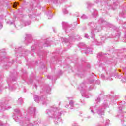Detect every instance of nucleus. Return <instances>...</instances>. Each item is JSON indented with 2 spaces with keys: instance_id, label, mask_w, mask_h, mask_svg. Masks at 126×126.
<instances>
[{
  "instance_id": "f257e3e1",
  "label": "nucleus",
  "mask_w": 126,
  "mask_h": 126,
  "mask_svg": "<svg viewBox=\"0 0 126 126\" xmlns=\"http://www.w3.org/2000/svg\"><path fill=\"white\" fill-rule=\"evenodd\" d=\"M46 113L47 115V119L48 120L50 118H55L54 122H56V124L60 122V118H58V116H61V115H62V112H61V109L60 108L51 107L50 109H47L46 110Z\"/></svg>"
},
{
  "instance_id": "f03ea898",
  "label": "nucleus",
  "mask_w": 126,
  "mask_h": 126,
  "mask_svg": "<svg viewBox=\"0 0 126 126\" xmlns=\"http://www.w3.org/2000/svg\"><path fill=\"white\" fill-rule=\"evenodd\" d=\"M108 107H109L108 102L104 101L101 105L99 106L98 105H97L94 107H91L90 110H91V112L93 115H95V114L97 113L99 116H101L104 115L105 109L108 108Z\"/></svg>"
},
{
  "instance_id": "7ed1b4c3",
  "label": "nucleus",
  "mask_w": 126,
  "mask_h": 126,
  "mask_svg": "<svg viewBox=\"0 0 126 126\" xmlns=\"http://www.w3.org/2000/svg\"><path fill=\"white\" fill-rule=\"evenodd\" d=\"M13 119L16 122H20V124L22 126H33L37 124L40 123V122H37L35 121L34 124L30 123V118L28 116H26L25 117H22V116L20 117V120L18 117H16V116H13Z\"/></svg>"
},
{
  "instance_id": "20e7f679",
  "label": "nucleus",
  "mask_w": 126,
  "mask_h": 126,
  "mask_svg": "<svg viewBox=\"0 0 126 126\" xmlns=\"http://www.w3.org/2000/svg\"><path fill=\"white\" fill-rule=\"evenodd\" d=\"M88 25L90 26V27H92V32L91 34L92 35H93L94 34V32H98L101 30V28L98 27L97 26V24H94V23H89L88 24Z\"/></svg>"
},
{
  "instance_id": "39448f33",
  "label": "nucleus",
  "mask_w": 126,
  "mask_h": 126,
  "mask_svg": "<svg viewBox=\"0 0 126 126\" xmlns=\"http://www.w3.org/2000/svg\"><path fill=\"white\" fill-rule=\"evenodd\" d=\"M62 25L63 29H65L66 32L68 30V29L71 30V25H69L68 23L65 22H63L62 23Z\"/></svg>"
},
{
  "instance_id": "423d86ee",
  "label": "nucleus",
  "mask_w": 126,
  "mask_h": 126,
  "mask_svg": "<svg viewBox=\"0 0 126 126\" xmlns=\"http://www.w3.org/2000/svg\"><path fill=\"white\" fill-rule=\"evenodd\" d=\"M81 89H80L81 91V93L82 94V96L83 97H85V98H89V96L87 95H86V94H85L84 93V92H83L84 90H85V89H84V87H85V84L84 83H82L81 84Z\"/></svg>"
},
{
  "instance_id": "0eeeda50",
  "label": "nucleus",
  "mask_w": 126,
  "mask_h": 126,
  "mask_svg": "<svg viewBox=\"0 0 126 126\" xmlns=\"http://www.w3.org/2000/svg\"><path fill=\"white\" fill-rule=\"evenodd\" d=\"M47 2H52L54 4H58V3H62L63 1H65L66 0H45Z\"/></svg>"
},
{
  "instance_id": "6e6552de",
  "label": "nucleus",
  "mask_w": 126,
  "mask_h": 126,
  "mask_svg": "<svg viewBox=\"0 0 126 126\" xmlns=\"http://www.w3.org/2000/svg\"><path fill=\"white\" fill-rule=\"evenodd\" d=\"M9 107H7V105H5L4 102H0V111H4L5 110H9Z\"/></svg>"
},
{
  "instance_id": "1a4fd4ad",
  "label": "nucleus",
  "mask_w": 126,
  "mask_h": 126,
  "mask_svg": "<svg viewBox=\"0 0 126 126\" xmlns=\"http://www.w3.org/2000/svg\"><path fill=\"white\" fill-rule=\"evenodd\" d=\"M99 22H101V25L104 26V27H107V26H109L110 24L108 23L107 21H104L103 19H100L99 20Z\"/></svg>"
},
{
  "instance_id": "9d476101",
  "label": "nucleus",
  "mask_w": 126,
  "mask_h": 126,
  "mask_svg": "<svg viewBox=\"0 0 126 126\" xmlns=\"http://www.w3.org/2000/svg\"><path fill=\"white\" fill-rule=\"evenodd\" d=\"M34 100L35 102H41L43 105H45V102H43V101H44V99L43 98H39V97L37 95L34 96Z\"/></svg>"
},
{
  "instance_id": "9b49d317",
  "label": "nucleus",
  "mask_w": 126,
  "mask_h": 126,
  "mask_svg": "<svg viewBox=\"0 0 126 126\" xmlns=\"http://www.w3.org/2000/svg\"><path fill=\"white\" fill-rule=\"evenodd\" d=\"M36 111V108L33 107H31L29 108L28 112L27 113H29V114H34Z\"/></svg>"
},
{
  "instance_id": "f8f14e48",
  "label": "nucleus",
  "mask_w": 126,
  "mask_h": 126,
  "mask_svg": "<svg viewBox=\"0 0 126 126\" xmlns=\"http://www.w3.org/2000/svg\"><path fill=\"white\" fill-rule=\"evenodd\" d=\"M69 107V108L71 109V110H72L73 109V107H74V102L73 101L71 100L69 102V105H66L65 108H68Z\"/></svg>"
},
{
  "instance_id": "ddd939ff",
  "label": "nucleus",
  "mask_w": 126,
  "mask_h": 126,
  "mask_svg": "<svg viewBox=\"0 0 126 126\" xmlns=\"http://www.w3.org/2000/svg\"><path fill=\"white\" fill-rule=\"evenodd\" d=\"M107 75L108 76V78L105 77V76L103 74L101 75V78H102V79H109L110 80H112V75H111L110 74H107Z\"/></svg>"
},
{
  "instance_id": "4468645a",
  "label": "nucleus",
  "mask_w": 126,
  "mask_h": 126,
  "mask_svg": "<svg viewBox=\"0 0 126 126\" xmlns=\"http://www.w3.org/2000/svg\"><path fill=\"white\" fill-rule=\"evenodd\" d=\"M91 12H92V15H93V16H96V15L98 14L97 10H96L95 9H91Z\"/></svg>"
},
{
  "instance_id": "2eb2a0df",
  "label": "nucleus",
  "mask_w": 126,
  "mask_h": 126,
  "mask_svg": "<svg viewBox=\"0 0 126 126\" xmlns=\"http://www.w3.org/2000/svg\"><path fill=\"white\" fill-rule=\"evenodd\" d=\"M85 53V54H92V50L89 48H87Z\"/></svg>"
},
{
  "instance_id": "dca6fc26",
  "label": "nucleus",
  "mask_w": 126,
  "mask_h": 126,
  "mask_svg": "<svg viewBox=\"0 0 126 126\" xmlns=\"http://www.w3.org/2000/svg\"><path fill=\"white\" fill-rule=\"evenodd\" d=\"M3 18V15H0V20ZM3 27L2 22H0V28L1 29Z\"/></svg>"
},
{
  "instance_id": "f3484780",
  "label": "nucleus",
  "mask_w": 126,
  "mask_h": 126,
  "mask_svg": "<svg viewBox=\"0 0 126 126\" xmlns=\"http://www.w3.org/2000/svg\"><path fill=\"white\" fill-rule=\"evenodd\" d=\"M18 104H20V105H21L23 103V99H22L21 98H20L18 100Z\"/></svg>"
},
{
  "instance_id": "a211bd4d",
  "label": "nucleus",
  "mask_w": 126,
  "mask_h": 126,
  "mask_svg": "<svg viewBox=\"0 0 126 126\" xmlns=\"http://www.w3.org/2000/svg\"><path fill=\"white\" fill-rule=\"evenodd\" d=\"M95 102L97 104H99L101 102V98L100 97H97L95 100Z\"/></svg>"
},
{
  "instance_id": "6ab92c4d",
  "label": "nucleus",
  "mask_w": 126,
  "mask_h": 126,
  "mask_svg": "<svg viewBox=\"0 0 126 126\" xmlns=\"http://www.w3.org/2000/svg\"><path fill=\"white\" fill-rule=\"evenodd\" d=\"M81 18L82 19H87L88 18V17H87V16H86V15L85 14H83L81 17Z\"/></svg>"
},
{
  "instance_id": "aec40b11",
  "label": "nucleus",
  "mask_w": 126,
  "mask_h": 126,
  "mask_svg": "<svg viewBox=\"0 0 126 126\" xmlns=\"http://www.w3.org/2000/svg\"><path fill=\"white\" fill-rule=\"evenodd\" d=\"M63 13H64V14H67V13H68V11H67L66 9H63Z\"/></svg>"
},
{
  "instance_id": "412c9836",
  "label": "nucleus",
  "mask_w": 126,
  "mask_h": 126,
  "mask_svg": "<svg viewBox=\"0 0 126 126\" xmlns=\"http://www.w3.org/2000/svg\"><path fill=\"white\" fill-rule=\"evenodd\" d=\"M75 36H70V40H69V43H70V41H74V39H75Z\"/></svg>"
},
{
  "instance_id": "4be33fe9",
  "label": "nucleus",
  "mask_w": 126,
  "mask_h": 126,
  "mask_svg": "<svg viewBox=\"0 0 126 126\" xmlns=\"http://www.w3.org/2000/svg\"><path fill=\"white\" fill-rule=\"evenodd\" d=\"M62 41L63 43V42H64L65 43H67V42H68V39L66 38H62Z\"/></svg>"
},
{
  "instance_id": "5701e85b",
  "label": "nucleus",
  "mask_w": 126,
  "mask_h": 126,
  "mask_svg": "<svg viewBox=\"0 0 126 126\" xmlns=\"http://www.w3.org/2000/svg\"><path fill=\"white\" fill-rule=\"evenodd\" d=\"M9 89L10 90H15V86H13V87H11V86H10L9 87Z\"/></svg>"
},
{
  "instance_id": "b1692460",
  "label": "nucleus",
  "mask_w": 126,
  "mask_h": 126,
  "mask_svg": "<svg viewBox=\"0 0 126 126\" xmlns=\"http://www.w3.org/2000/svg\"><path fill=\"white\" fill-rule=\"evenodd\" d=\"M85 46V44L83 42L80 43L79 44V47H84Z\"/></svg>"
},
{
  "instance_id": "393cba45",
  "label": "nucleus",
  "mask_w": 126,
  "mask_h": 126,
  "mask_svg": "<svg viewBox=\"0 0 126 126\" xmlns=\"http://www.w3.org/2000/svg\"><path fill=\"white\" fill-rule=\"evenodd\" d=\"M17 5H18V3H14L13 4V6L14 8H16V6H17Z\"/></svg>"
},
{
  "instance_id": "a878e982",
  "label": "nucleus",
  "mask_w": 126,
  "mask_h": 126,
  "mask_svg": "<svg viewBox=\"0 0 126 126\" xmlns=\"http://www.w3.org/2000/svg\"><path fill=\"white\" fill-rule=\"evenodd\" d=\"M29 24H31V22L30 21L29 22H26L25 23V26H26V25H29Z\"/></svg>"
},
{
  "instance_id": "bb28decb",
  "label": "nucleus",
  "mask_w": 126,
  "mask_h": 126,
  "mask_svg": "<svg viewBox=\"0 0 126 126\" xmlns=\"http://www.w3.org/2000/svg\"><path fill=\"white\" fill-rule=\"evenodd\" d=\"M102 56H103V53H99L97 55L98 58H100V57H102Z\"/></svg>"
},
{
  "instance_id": "cd10ccee",
  "label": "nucleus",
  "mask_w": 126,
  "mask_h": 126,
  "mask_svg": "<svg viewBox=\"0 0 126 126\" xmlns=\"http://www.w3.org/2000/svg\"><path fill=\"white\" fill-rule=\"evenodd\" d=\"M44 46V47H49V46H50V45L48 43H47V42H45Z\"/></svg>"
},
{
  "instance_id": "c85d7f7f",
  "label": "nucleus",
  "mask_w": 126,
  "mask_h": 126,
  "mask_svg": "<svg viewBox=\"0 0 126 126\" xmlns=\"http://www.w3.org/2000/svg\"><path fill=\"white\" fill-rule=\"evenodd\" d=\"M109 123H110V120H106V122L105 124L106 126H108V125H109Z\"/></svg>"
},
{
  "instance_id": "c756f323",
  "label": "nucleus",
  "mask_w": 126,
  "mask_h": 126,
  "mask_svg": "<svg viewBox=\"0 0 126 126\" xmlns=\"http://www.w3.org/2000/svg\"><path fill=\"white\" fill-rule=\"evenodd\" d=\"M15 113H16L17 114H18L19 113V112H20V111L19 110V109H15Z\"/></svg>"
},
{
  "instance_id": "7c9ffc66",
  "label": "nucleus",
  "mask_w": 126,
  "mask_h": 126,
  "mask_svg": "<svg viewBox=\"0 0 126 126\" xmlns=\"http://www.w3.org/2000/svg\"><path fill=\"white\" fill-rule=\"evenodd\" d=\"M47 78H48V79H51L52 80H53V77L52 76H48Z\"/></svg>"
},
{
  "instance_id": "2f4dec72",
  "label": "nucleus",
  "mask_w": 126,
  "mask_h": 126,
  "mask_svg": "<svg viewBox=\"0 0 126 126\" xmlns=\"http://www.w3.org/2000/svg\"><path fill=\"white\" fill-rule=\"evenodd\" d=\"M7 23H8V24H10V25H11V24H13V22H11V21H9L8 22H7Z\"/></svg>"
},
{
  "instance_id": "473e14b6",
  "label": "nucleus",
  "mask_w": 126,
  "mask_h": 126,
  "mask_svg": "<svg viewBox=\"0 0 126 126\" xmlns=\"http://www.w3.org/2000/svg\"><path fill=\"white\" fill-rule=\"evenodd\" d=\"M27 38H30L31 37V34H27Z\"/></svg>"
},
{
  "instance_id": "72a5a7b5",
  "label": "nucleus",
  "mask_w": 126,
  "mask_h": 126,
  "mask_svg": "<svg viewBox=\"0 0 126 126\" xmlns=\"http://www.w3.org/2000/svg\"><path fill=\"white\" fill-rule=\"evenodd\" d=\"M89 37V36H88V34H86L85 35V38H87V39H88Z\"/></svg>"
},
{
  "instance_id": "f704fd0d",
  "label": "nucleus",
  "mask_w": 126,
  "mask_h": 126,
  "mask_svg": "<svg viewBox=\"0 0 126 126\" xmlns=\"http://www.w3.org/2000/svg\"><path fill=\"white\" fill-rule=\"evenodd\" d=\"M34 50H35V47L34 46L32 47V50L34 51Z\"/></svg>"
},
{
  "instance_id": "c9c22d12",
  "label": "nucleus",
  "mask_w": 126,
  "mask_h": 126,
  "mask_svg": "<svg viewBox=\"0 0 126 126\" xmlns=\"http://www.w3.org/2000/svg\"><path fill=\"white\" fill-rule=\"evenodd\" d=\"M30 18H33V16L31 15V14L29 15Z\"/></svg>"
},
{
  "instance_id": "e433bc0d",
  "label": "nucleus",
  "mask_w": 126,
  "mask_h": 126,
  "mask_svg": "<svg viewBox=\"0 0 126 126\" xmlns=\"http://www.w3.org/2000/svg\"><path fill=\"white\" fill-rule=\"evenodd\" d=\"M97 46H100V45H102V43L97 42Z\"/></svg>"
},
{
  "instance_id": "4c0bfd02",
  "label": "nucleus",
  "mask_w": 126,
  "mask_h": 126,
  "mask_svg": "<svg viewBox=\"0 0 126 126\" xmlns=\"http://www.w3.org/2000/svg\"><path fill=\"white\" fill-rule=\"evenodd\" d=\"M123 13H120V14H119L120 16H123Z\"/></svg>"
},
{
  "instance_id": "58836bf2",
  "label": "nucleus",
  "mask_w": 126,
  "mask_h": 126,
  "mask_svg": "<svg viewBox=\"0 0 126 126\" xmlns=\"http://www.w3.org/2000/svg\"><path fill=\"white\" fill-rule=\"evenodd\" d=\"M32 81H33L32 80H31V81L30 82V83H32Z\"/></svg>"
},
{
  "instance_id": "ea45409f",
  "label": "nucleus",
  "mask_w": 126,
  "mask_h": 126,
  "mask_svg": "<svg viewBox=\"0 0 126 126\" xmlns=\"http://www.w3.org/2000/svg\"><path fill=\"white\" fill-rule=\"evenodd\" d=\"M96 84H100V82H98L97 83H96Z\"/></svg>"
},
{
  "instance_id": "a19ab883",
  "label": "nucleus",
  "mask_w": 126,
  "mask_h": 126,
  "mask_svg": "<svg viewBox=\"0 0 126 126\" xmlns=\"http://www.w3.org/2000/svg\"><path fill=\"white\" fill-rule=\"evenodd\" d=\"M89 118H90V116H89V117H88V119H89Z\"/></svg>"
},
{
  "instance_id": "79ce46f5",
  "label": "nucleus",
  "mask_w": 126,
  "mask_h": 126,
  "mask_svg": "<svg viewBox=\"0 0 126 126\" xmlns=\"http://www.w3.org/2000/svg\"><path fill=\"white\" fill-rule=\"evenodd\" d=\"M16 80V79H15V80H14V81H15Z\"/></svg>"
},
{
  "instance_id": "37998d69",
  "label": "nucleus",
  "mask_w": 126,
  "mask_h": 126,
  "mask_svg": "<svg viewBox=\"0 0 126 126\" xmlns=\"http://www.w3.org/2000/svg\"><path fill=\"white\" fill-rule=\"evenodd\" d=\"M27 53V51H25V54H26Z\"/></svg>"
},
{
  "instance_id": "c03bdc74",
  "label": "nucleus",
  "mask_w": 126,
  "mask_h": 126,
  "mask_svg": "<svg viewBox=\"0 0 126 126\" xmlns=\"http://www.w3.org/2000/svg\"><path fill=\"white\" fill-rule=\"evenodd\" d=\"M69 99H72V98H71V97H70V98H69Z\"/></svg>"
},
{
  "instance_id": "a18cd8bd",
  "label": "nucleus",
  "mask_w": 126,
  "mask_h": 126,
  "mask_svg": "<svg viewBox=\"0 0 126 126\" xmlns=\"http://www.w3.org/2000/svg\"><path fill=\"white\" fill-rule=\"evenodd\" d=\"M0 126H2V125H0Z\"/></svg>"
},
{
  "instance_id": "49530a36",
  "label": "nucleus",
  "mask_w": 126,
  "mask_h": 126,
  "mask_svg": "<svg viewBox=\"0 0 126 126\" xmlns=\"http://www.w3.org/2000/svg\"><path fill=\"white\" fill-rule=\"evenodd\" d=\"M89 90H91V89H90V88H89Z\"/></svg>"
},
{
  "instance_id": "de8ad7c7",
  "label": "nucleus",
  "mask_w": 126,
  "mask_h": 126,
  "mask_svg": "<svg viewBox=\"0 0 126 126\" xmlns=\"http://www.w3.org/2000/svg\"><path fill=\"white\" fill-rule=\"evenodd\" d=\"M125 25H126V23H125Z\"/></svg>"
},
{
  "instance_id": "09e8293b",
  "label": "nucleus",
  "mask_w": 126,
  "mask_h": 126,
  "mask_svg": "<svg viewBox=\"0 0 126 126\" xmlns=\"http://www.w3.org/2000/svg\"><path fill=\"white\" fill-rule=\"evenodd\" d=\"M92 38H93V36H92Z\"/></svg>"
},
{
  "instance_id": "8fccbe9b",
  "label": "nucleus",
  "mask_w": 126,
  "mask_h": 126,
  "mask_svg": "<svg viewBox=\"0 0 126 126\" xmlns=\"http://www.w3.org/2000/svg\"><path fill=\"white\" fill-rule=\"evenodd\" d=\"M23 56H25V55H23Z\"/></svg>"
}]
</instances>
